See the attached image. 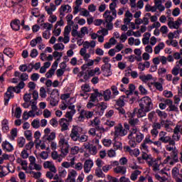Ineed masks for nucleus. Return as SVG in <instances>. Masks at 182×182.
<instances>
[{
    "label": "nucleus",
    "instance_id": "nucleus-1",
    "mask_svg": "<svg viewBox=\"0 0 182 182\" xmlns=\"http://www.w3.org/2000/svg\"><path fill=\"white\" fill-rule=\"evenodd\" d=\"M130 118L128 119V123H124V127L126 130H129V134L127 139L129 140V147H136L137 143L143 141L144 139V134L140 132L137 126L140 124V120L134 117V113H129Z\"/></svg>",
    "mask_w": 182,
    "mask_h": 182
},
{
    "label": "nucleus",
    "instance_id": "nucleus-2",
    "mask_svg": "<svg viewBox=\"0 0 182 182\" xmlns=\"http://www.w3.org/2000/svg\"><path fill=\"white\" fill-rule=\"evenodd\" d=\"M139 109L137 112V117H144L146 113L153 110V101L149 96H145L138 101Z\"/></svg>",
    "mask_w": 182,
    "mask_h": 182
},
{
    "label": "nucleus",
    "instance_id": "nucleus-3",
    "mask_svg": "<svg viewBox=\"0 0 182 182\" xmlns=\"http://www.w3.org/2000/svg\"><path fill=\"white\" fill-rule=\"evenodd\" d=\"M166 151H170V156H168L165 160H164L163 164H167L170 162V160L173 159L175 163H178V150L176 148V145H170L168 144L166 146Z\"/></svg>",
    "mask_w": 182,
    "mask_h": 182
},
{
    "label": "nucleus",
    "instance_id": "nucleus-4",
    "mask_svg": "<svg viewBox=\"0 0 182 182\" xmlns=\"http://www.w3.org/2000/svg\"><path fill=\"white\" fill-rule=\"evenodd\" d=\"M21 90L18 86L16 87H9L7 89V91L4 93V106H8L9 105V100L14 99L15 97L14 93H21Z\"/></svg>",
    "mask_w": 182,
    "mask_h": 182
},
{
    "label": "nucleus",
    "instance_id": "nucleus-5",
    "mask_svg": "<svg viewBox=\"0 0 182 182\" xmlns=\"http://www.w3.org/2000/svg\"><path fill=\"white\" fill-rule=\"evenodd\" d=\"M159 141L164 143V144H170L172 146H176V140L171 138V136L167 135V132L161 131L159 132Z\"/></svg>",
    "mask_w": 182,
    "mask_h": 182
},
{
    "label": "nucleus",
    "instance_id": "nucleus-6",
    "mask_svg": "<svg viewBox=\"0 0 182 182\" xmlns=\"http://www.w3.org/2000/svg\"><path fill=\"white\" fill-rule=\"evenodd\" d=\"M79 114L80 115L77 117V122H85V119H87V120L92 119L95 114V112L92 111H87L86 109H81V111L79 112Z\"/></svg>",
    "mask_w": 182,
    "mask_h": 182
},
{
    "label": "nucleus",
    "instance_id": "nucleus-7",
    "mask_svg": "<svg viewBox=\"0 0 182 182\" xmlns=\"http://www.w3.org/2000/svg\"><path fill=\"white\" fill-rule=\"evenodd\" d=\"M182 136V121H179L176 124L175 128L173 129V134L172 135V138L176 140V141H178L180 139H181Z\"/></svg>",
    "mask_w": 182,
    "mask_h": 182
},
{
    "label": "nucleus",
    "instance_id": "nucleus-8",
    "mask_svg": "<svg viewBox=\"0 0 182 182\" xmlns=\"http://www.w3.org/2000/svg\"><path fill=\"white\" fill-rule=\"evenodd\" d=\"M161 158H152V160L149 161L148 166L152 167L153 171H160V166H161Z\"/></svg>",
    "mask_w": 182,
    "mask_h": 182
},
{
    "label": "nucleus",
    "instance_id": "nucleus-9",
    "mask_svg": "<svg viewBox=\"0 0 182 182\" xmlns=\"http://www.w3.org/2000/svg\"><path fill=\"white\" fill-rule=\"evenodd\" d=\"M48 100H50V106H58V104L59 103V90L58 89H54Z\"/></svg>",
    "mask_w": 182,
    "mask_h": 182
},
{
    "label": "nucleus",
    "instance_id": "nucleus-10",
    "mask_svg": "<svg viewBox=\"0 0 182 182\" xmlns=\"http://www.w3.org/2000/svg\"><path fill=\"white\" fill-rule=\"evenodd\" d=\"M127 130L126 128H123L122 124H119L114 127V136L115 137H124L127 135Z\"/></svg>",
    "mask_w": 182,
    "mask_h": 182
},
{
    "label": "nucleus",
    "instance_id": "nucleus-11",
    "mask_svg": "<svg viewBox=\"0 0 182 182\" xmlns=\"http://www.w3.org/2000/svg\"><path fill=\"white\" fill-rule=\"evenodd\" d=\"M79 130H80V127L78 126H73L71 129V133L70 134V137L73 141H77L79 140V137L80 136V133H79Z\"/></svg>",
    "mask_w": 182,
    "mask_h": 182
},
{
    "label": "nucleus",
    "instance_id": "nucleus-12",
    "mask_svg": "<svg viewBox=\"0 0 182 182\" xmlns=\"http://www.w3.org/2000/svg\"><path fill=\"white\" fill-rule=\"evenodd\" d=\"M107 109V104L106 102H100L96 105L95 113L99 116H103L105 110Z\"/></svg>",
    "mask_w": 182,
    "mask_h": 182
},
{
    "label": "nucleus",
    "instance_id": "nucleus-13",
    "mask_svg": "<svg viewBox=\"0 0 182 182\" xmlns=\"http://www.w3.org/2000/svg\"><path fill=\"white\" fill-rule=\"evenodd\" d=\"M93 161L92 159H87L84 162L83 168L85 174H89L92 171V167L94 166Z\"/></svg>",
    "mask_w": 182,
    "mask_h": 182
},
{
    "label": "nucleus",
    "instance_id": "nucleus-14",
    "mask_svg": "<svg viewBox=\"0 0 182 182\" xmlns=\"http://www.w3.org/2000/svg\"><path fill=\"white\" fill-rule=\"evenodd\" d=\"M60 16L63 18L66 14H70L72 12V7L69 5H62L59 9Z\"/></svg>",
    "mask_w": 182,
    "mask_h": 182
},
{
    "label": "nucleus",
    "instance_id": "nucleus-15",
    "mask_svg": "<svg viewBox=\"0 0 182 182\" xmlns=\"http://www.w3.org/2000/svg\"><path fill=\"white\" fill-rule=\"evenodd\" d=\"M59 124L61 127V132H66V130H69L70 122L66 118H61L59 120Z\"/></svg>",
    "mask_w": 182,
    "mask_h": 182
},
{
    "label": "nucleus",
    "instance_id": "nucleus-16",
    "mask_svg": "<svg viewBox=\"0 0 182 182\" xmlns=\"http://www.w3.org/2000/svg\"><path fill=\"white\" fill-rule=\"evenodd\" d=\"M112 65H102L101 66V70L104 73V76L109 77V76H112Z\"/></svg>",
    "mask_w": 182,
    "mask_h": 182
},
{
    "label": "nucleus",
    "instance_id": "nucleus-17",
    "mask_svg": "<svg viewBox=\"0 0 182 182\" xmlns=\"http://www.w3.org/2000/svg\"><path fill=\"white\" fill-rule=\"evenodd\" d=\"M115 107L118 106V107H124L126 105V102H127V97L126 95H122L119 98L115 100Z\"/></svg>",
    "mask_w": 182,
    "mask_h": 182
},
{
    "label": "nucleus",
    "instance_id": "nucleus-18",
    "mask_svg": "<svg viewBox=\"0 0 182 182\" xmlns=\"http://www.w3.org/2000/svg\"><path fill=\"white\" fill-rule=\"evenodd\" d=\"M91 126H92V127H95L97 132L100 130L105 132V128L100 127V119H99L97 117H95L93 120L91 121Z\"/></svg>",
    "mask_w": 182,
    "mask_h": 182
},
{
    "label": "nucleus",
    "instance_id": "nucleus-19",
    "mask_svg": "<svg viewBox=\"0 0 182 182\" xmlns=\"http://www.w3.org/2000/svg\"><path fill=\"white\" fill-rule=\"evenodd\" d=\"M11 28L16 32L21 29V21L19 19L13 20L10 23Z\"/></svg>",
    "mask_w": 182,
    "mask_h": 182
},
{
    "label": "nucleus",
    "instance_id": "nucleus-20",
    "mask_svg": "<svg viewBox=\"0 0 182 182\" xmlns=\"http://www.w3.org/2000/svg\"><path fill=\"white\" fill-rule=\"evenodd\" d=\"M1 147L3 150L8 151L9 153L14 151V146H12V144H11V143H9L8 141H3Z\"/></svg>",
    "mask_w": 182,
    "mask_h": 182
},
{
    "label": "nucleus",
    "instance_id": "nucleus-21",
    "mask_svg": "<svg viewBox=\"0 0 182 182\" xmlns=\"http://www.w3.org/2000/svg\"><path fill=\"white\" fill-rule=\"evenodd\" d=\"M43 167L44 168H49L50 171L54 173V174L56 173V167H55V165L53 163H52V161H45L43 163Z\"/></svg>",
    "mask_w": 182,
    "mask_h": 182
},
{
    "label": "nucleus",
    "instance_id": "nucleus-22",
    "mask_svg": "<svg viewBox=\"0 0 182 182\" xmlns=\"http://www.w3.org/2000/svg\"><path fill=\"white\" fill-rule=\"evenodd\" d=\"M157 9L159 11V12H163L164 9H166V7H164V5L159 4L158 1L154 2V6H151V12H156Z\"/></svg>",
    "mask_w": 182,
    "mask_h": 182
},
{
    "label": "nucleus",
    "instance_id": "nucleus-23",
    "mask_svg": "<svg viewBox=\"0 0 182 182\" xmlns=\"http://www.w3.org/2000/svg\"><path fill=\"white\" fill-rule=\"evenodd\" d=\"M77 176V172L73 169L68 173L67 181L69 182H76Z\"/></svg>",
    "mask_w": 182,
    "mask_h": 182
},
{
    "label": "nucleus",
    "instance_id": "nucleus-24",
    "mask_svg": "<svg viewBox=\"0 0 182 182\" xmlns=\"http://www.w3.org/2000/svg\"><path fill=\"white\" fill-rule=\"evenodd\" d=\"M127 171V168L126 166H117L116 168H114V172L116 173V174H126Z\"/></svg>",
    "mask_w": 182,
    "mask_h": 182
},
{
    "label": "nucleus",
    "instance_id": "nucleus-25",
    "mask_svg": "<svg viewBox=\"0 0 182 182\" xmlns=\"http://www.w3.org/2000/svg\"><path fill=\"white\" fill-rule=\"evenodd\" d=\"M9 122L8 121V119H4L2 120L1 122V130L2 132H4V133H8L9 132Z\"/></svg>",
    "mask_w": 182,
    "mask_h": 182
},
{
    "label": "nucleus",
    "instance_id": "nucleus-26",
    "mask_svg": "<svg viewBox=\"0 0 182 182\" xmlns=\"http://www.w3.org/2000/svg\"><path fill=\"white\" fill-rule=\"evenodd\" d=\"M117 6V4L112 2L109 4V9L112 12V16L114 18H117V11H116V7Z\"/></svg>",
    "mask_w": 182,
    "mask_h": 182
},
{
    "label": "nucleus",
    "instance_id": "nucleus-27",
    "mask_svg": "<svg viewBox=\"0 0 182 182\" xmlns=\"http://www.w3.org/2000/svg\"><path fill=\"white\" fill-rule=\"evenodd\" d=\"M103 97L105 102H109L112 99V91L110 89H107L105 91H103Z\"/></svg>",
    "mask_w": 182,
    "mask_h": 182
},
{
    "label": "nucleus",
    "instance_id": "nucleus-28",
    "mask_svg": "<svg viewBox=\"0 0 182 182\" xmlns=\"http://www.w3.org/2000/svg\"><path fill=\"white\" fill-rule=\"evenodd\" d=\"M4 55H6V56H9V58H14V55H15V51H14V49L8 48L4 50Z\"/></svg>",
    "mask_w": 182,
    "mask_h": 182
},
{
    "label": "nucleus",
    "instance_id": "nucleus-29",
    "mask_svg": "<svg viewBox=\"0 0 182 182\" xmlns=\"http://www.w3.org/2000/svg\"><path fill=\"white\" fill-rule=\"evenodd\" d=\"M56 138V133L51 132L49 135H44L43 139L44 140H48V141H52L55 140Z\"/></svg>",
    "mask_w": 182,
    "mask_h": 182
},
{
    "label": "nucleus",
    "instance_id": "nucleus-30",
    "mask_svg": "<svg viewBox=\"0 0 182 182\" xmlns=\"http://www.w3.org/2000/svg\"><path fill=\"white\" fill-rule=\"evenodd\" d=\"M10 134L11 136H9V139L11 141H14V140H15V138L18 137V129H12Z\"/></svg>",
    "mask_w": 182,
    "mask_h": 182
},
{
    "label": "nucleus",
    "instance_id": "nucleus-31",
    "mask_svg": "<svg viewBox=\"0 0 182 182\" xmlns=\"http://www.w3.org/2000/svg\"><path fill=\"white\" fill-rule=\"evenodd\" d=\"M141 174V171L139 170H135L130 176V178L132 181H136L137 180V176Z\"/></svg>",
    "mask_w": 182,
    "mask_h": 182
},
{
    "label": "nucleus",
    "instance_id": "nucleus-32",
    "mask_svg": "<svg viewBox=\"0 0 182 182\" xmlns=\"http://www.w3.org/2000/svg\"><path fill=\"white\" fill-rule=\"evenodd\" d=\"M164 43H160L159 45L155 46L154 48V53L155 55H159L160 53V50L164 49Z\"/></svg>",
    "mask_w": 182,
    "mask_h": 182
},
{
    "label": "nucleus",
    "instance_id": "nucleus-33",
    "mask_svg": "<svg viewBox=\"0 0 182 182\" xmlns=\"http://www.w3.org/2000/svg\"><path fill=\"white\" fill-rule=\"evenodd\" d=\"M60 151H61V156L63 157H66L68 156V154L69 153V146H62L60 147Z\"/></svg>",
    "mask_w": 182,
    "mask_h": 182
},
{
    "label": "nucleus",
    "instance_id": "nucleus-34",
    "mask_svg": "<svg viewBox=\"0 0 182 182\" xmlns=\"http://www.w3.org/2000/svg\"><path fill=\"white\" fill-rule=\"evenodd\" d=\"M95 176L97 177H99V178H103L105 177V173H103V171L102 168H97L95 169Z\"/></svg>",
    "mask_w": 182,
    "mask_h": 182
},
{
    "label": "nucleus",
    "instance_id": "nucleus-35",
    "mask_svg": "<svg viewBox=\"0 0 182 182\" xmlns=\"http://www.w3.org/2000/svg\"><path fill=\"white\" fill-rule=\"evenodd\" d=\"M155 178L160 182H173V181H168V179H167V178H166V176H161L159 175V173L155 174Z\"/></svg>",
    "mask_w": 182,
    "mask_h": 182
},
{
    "label": "nucleus",
    "instance_id": "nucleus-36",
    "mask_svg": "<svg viewBox=\"0 0 182 182\" xmlns=\"http://www.w3.org/2000/svg\"><path fill=\"white\" fill-rule=\"evenodd\" d=\"M26 142V140L23 136L18 137L17 139V144L20 148L23 147V146H25Z\"/></svg>",
    "mask_w": 182,
    "mask_h": 182
},
{
    "label": "nucleus",
    "instance_id": "nucleus-37",
    "mask_svg": "<svg viewBox=\"0 0 182 182\" xmlns=\"http://www.w3.org/2000/svg\"><path fill=\"white\" fill-rule=\"evenodd\" d=\"M142 159L143 160H146V161L147 162V164H149V161H151V160H152V157H151V155H149V154H147V153H146V152H143V154H142Z\"/></svg>",
    "mask_w": 182,
    "mask_h": 182
},
{
    "label": "nucleus",
    "instance_id": "nucleus-38",
    "mask_svg": "<svg viewBox=\"0 0 182 182\" xmlns=\"http://www.w3.org/2000/svg\"><path fill=\"white\" fill-rule=\"evenodd\" d=\"M180 176V169H178V168L177 167H173L172 168V176L173 177V178H176L177 177H179Z\"/></svg>",
    "mask_w": 182,
    "mask_h": 182
},
{
    "label": "nucleus",
    "instance_id": "nucleus-39",
    "mask_svg": "<svg viewBox=\"0 0 182 182\" xmlns=\"http://www.w3.org/2000/svg\"><path fill=\"white\" fill-rule=\"evenodd\" d=\"M75 113L74 112H71L70 111V112H67L65 113V118L67 119V121L68 122H72V120H73V116H75Z\"/></svg>",
    "mask_w": 182,
    "mask_h": 182
},
{
    "label": "nucleus",
    "instance_id": "nucleus-40",
    "mask_svg": "<svg viewBox=\"0 0 182 182\" xmlns=\"http://www.w3.org/2000/svg\"><path fill=\"white\" fill-rule=\"evenodd\" d=\"M87 51H80V56H82L85 62H87L89 60V58H90V53H86Z\"/></svg>",
    "mask_w": 182,
    "mask_h": 182
},
{
    "label": "nucleus",
    "instance_id": "nucleus-41",
    "mask_svg": "<svg viewBox=\"0 0 182 182\" xmlns=\"http://www.w3.org/2000/svg\"><path fill=\"white\" fill-rule=\"evenodd\" d=\"M154 87H156L159 92H163V85L159 82H154L153 83Z\"/></svg>",
    "mask_w": 182,
    "mask_h": 182
},
{
    "label": "nucleus",
    "instance_id": "nucleus-42",
    "mask_svg": "<svg viewBox=\"0 0 182 182\" xmlns=\"http://www.w3.org/2000/svg\"><path fill=\"white\" fill-rule=\"evenodd\" d=\"M24 136L28 141H32V131L26 130L24 132Z\"/></svg>",
    "mask_w": 182,
    "mask_h": 182
},
{
    "label": "nucleus",
    "instance_id": "nucleus-43",
    "mask_svg": "<svg viewBox=\"0 0 182 182\" xmlns=\"http://www.w3.org/2000/svg\"><path fill=\"white\" fill-rule=\"evenodd\" d=\"M54 50H63L65 49V45L63 43H56L53 46Z\"/></svg>",
    "mask_w": 182,
    "mask_h": 182
},
{
    "label": "nucleus",
    "instance_id": "nucleus-44",
    "mask_svg": "<svg viewBox=\"0 0 182 182\" xmlns=\"http://www.w3.org/2000/svg\"><path fill=\"white\" fill-rule=\"evenodd\" d=\"M83 48L80 49V51L82 52H87V49L90 48V42L89 41H85L82 44Z\"/></svg>",
    "mask_w": 182,
    "mask_h": 182
},
{
    "label": "nucleus",
    "instance_id": "nucleus-45",
    "mask_svg": "<svg viewBox=\"0 0 182 182\" xmlns=\"http://www.w3.org/2000/svg\"><path fill=\"white\" fill-rule=\"evenodd\" d=\"M58 174L60 177L65 178V177H66V175L68 174V171H66V169L61 168L58 170Z\"/></svg>",
    "mask_w": 182,
    "mask_h": 182
},
{
    "label": "nucleus",
    "instance_id": "nucleus-46",
    "mask_svg": "<svg viewBox=\"0 0 182 182\" xmlns=\"http://www.w3.org/2000/svg\"><path fill=\"white\" fill-rule=\"evenodd\" d=\"M59 146H60V148L66 147V146H69V144H68V142H66V139H65V138L63 137L60 139Z\"/></svg>",
    "mask_w": 182,
    "mask_h": 182
},
{
    "label": "nucleus",
    "instance_id": "nucleus-47",
    "mask_svg": "<svg viewBox=\"0 0 182 182\" xmlns=\"http://www.w3.org/2000/svg\"><path fill=\"white\" fill-rule=\"evenodd\" d=\"M41 25L43 26V29H47L46 31H51L52 28H53V25L50 23H44Z\"/></svg>",
    "mask_w": 182,
    "mask_h": 182
},
{
    "label": "nucleus",
    "instance_id": "nucleus-48",
    "mask_svg": "<svg viewBox=\"0 0 182 182\" xmlns=\"http://www.w3.org/2000/svg\"><path fill=\"white\" fill-rule=\"evenodd\" d=\"M30 174H33V178H36V180H38V178H41V177H42V173L41 172H35L31 171Z\"/></svg>",
    "mask_w": 182,
    "mask_h": 182
},
{
    "label": "nucleus",
    "instance_id": "nucleus-49",
    "mask_svg": "<svg viewBox=\"0 0 182 182\" xmlns=\"http://www.w3.org/2000/svg\"><path fill=\"white\" fill-rule=\"evenodd\" d=\"M166 110L167 112H177L178 108L176 105H173V103H171Z\"/></svg>",
    "mask_w": 182,
    "mask_h": 182
},
{
    "label": "nucleus",
    "instance_id": "nucleus-50",
    "mask_svg": "<svg viewBox=\"0 0 182 182\" xmlns=\"http://www.w3.org/2000/svg\"><path fill=\"white\" fill-rule=\"evenodd\" d=\"M130 156H134L135 157H137L140 154V150L139 149H132L129 152Z\"/></svg>",
    "mask_w": 182,
    "mask_h": 182
},
{
    "label": "nucleus",
    "instance_id": "nucleus-51",
    "mask_svg": "<svg viewBox=\"0 0 182 182\" xmlns=\"http://www.w3.org/2000/svg\"><path fill=\"white\" fill-rule=\"evenodd\" d=\"M54 75H55V70H53V68H50L46 73V77H47V79H50V77H52V76H53Z\"/></svg>",
    "mask_w": 182,
    "mask_h": 182
},
{
    "label": "nucleus",
    "instance_id": "nucleus-52",
    "mask_svg": "<svg viewBox=\"0 0 182 182\" xmlns=\"http://www.w3.org/2000/svg\"><path fill=\"white\" fill-rule=\"evenodd\" d=\"M22 114V109L21 107H18L16 108L15 117L16 119H21V115Z\"/></svg>",
    "mask_w": 182,
    "mask_h": 182
},
{
    "label": "nucleus",
    "instance_id": "nucleus-53",
    "mask_svg": "<svg viewBox=\"0 0 182 182\" xmlns=\"http://www.w3.org/2000/svg\"><path fill=\"white\" fill-rule=\"evenodd\" d=\"M181 23H182V21L180 18H178L177 21H173V29H178Z\"/></svg>",
    "mask_w": 182,
    "mask_h": 182
},
{
    "label": "nucleus",
    "instance_id": "nucleus-54",
    "mask_svg": "<svg viewBox=\"0 0 182 182\" xmlns=\"http://www.w3.org/2000/svg\"><path fill=\"white\" fill-rule=\"evenodd\" d=\"M40 96L42 99H45L46 97V90L43 87L40 88Z\"/></svg>",
    "mask_w": 182,
    "mask_h": 182
},
{
    "label": "nucleus",
    "instance_id": "nucleus-55",
    "mask_svg": "<svg viewBox=\"0 0 182 182\" xmlns=\"http://www.w3.org/2000/svg\"><path fill=\"white\" fill-rule=\"evenodd\" d=\"M81 89L82 92H85V93H89V92H90V86L87 84L82 85Z\"/></svg>",
    "mask_w": 182,
    "mask_h": 182
},
{
    "label": "nucleus",
    "instance_id": "nucleus-56",
    "mask_svg": "<svg viewBox=\"0 0 182 182\" xmlns=\"http://www.w3.org/2000/svg\"><path fill=\"white\" fill-rule=\"evenodd\" d=\"M31 126L32 127H33V129H39L40 127V122L39 120L37 119H34L32 122H31Z\"/></svg>",
    "mask_w": 182,
    "mask_h": 182
},
{
    "label": "nucleus",
    "instance_id": "nucleus-57",
    "mask_svg": "<svg viewBox=\"0 0 182 182\" xmlns=\"http://www.w3.org/2000/svg\"><path fill=\"white\" fill-rule=\"evenodd\" d=\"M90 154H92L95 156V154H97V147L96 146L91 145V147L90 148Z\"/></svg>",
    "mask_w": 182,
    "mask_h": 182
},
{
    "label": "nucleus",
    "instance_id": "nucleus-58",
    "mask_svg": "<svg viewBox=\"0 0 182 182\" xmlns=\"http://www.w3.org/2000/svg\"><path fill=\"white\" fill-rule=\"evenodd\" d=\"M20 79H21V82H25V81L28 80V79H29V75L26 73H23L20 75Z\"/></svg>",
    "mask_w": 182,
    "mask_h": 182
},
{
    "label": "nucleus",
    "instance_id": "nucleus-59",
    "mask_svg": "<svg viewBox=\"0 0 182 182\" xmlns=\"http://www.w3.org/2000/svg\"><path fill=\"white\" fill-rule=\"evenodd\" d=\"M161 102L164 103L165 105L169 107L171 103H173V100L170 99L162 98Z\"/></svg>",
    "mask_w": 182,
    "mask_h": 182
},
{
    "label": "nucleus",
    "instance_id": "nucleus-60",
    "mask_svg": "<svg viewBox=\"0 0 182 182\" xmlns=\"http://www.w3.org/2000/svg\"><path fill=\"white\" fill-rule=\"evenodd\" d=\"M43 116H44L45 119H48L52 116V112H50V111H49V109H46L43 111Z\"/></svg>",
    "mask_w": 182,
    "mask_h": 182
},
{
    "label": "nucleus",
    "instance_id": "nucleus-61",
    "mask_svg": "<svg viewBox=\"0 0 182 182\" xmlns=\"http://www.w3.org/2000/svg\"><path fill=\"white\" fill-rule=\"evenodd\" d=\"M111 90L114 96H117V95H119V90H117V87H116V85H112L111 87Z\"/></svg>",
    "mask_w": 182,
    "mask_h": 182
},
{
    "label": "nucleus",
    "instance_id": "nucleus-62",
    "mask_svg": "<svg viewBox=\"0 0 182 182\" xmlns=\"http://www.w3.org/2000/svg\"><path fill=\"white\" fill-rule=\"evenodd\" d=\"M50 124L53 126V127H58V119L56 118H53L50 120Z\"/></svg>",
    "mask_w": 182,
    "mask_h": 182
},
{
    "label": "nucleus",
    "instance_id": "nucleus-63",
    "mask_svg": "<svg viewBox=\"0 0 182 182\" xmlns=\"http://www.w3.org/2000/svg\"><path fill=\"white\" fill-rule=\"evenodd\" d=\"M79 153V148L77 146H73L71 148L70 154L73 155L77 154Z\"/></svg>",
    "mask_w": 182,
    "mask_h": 182
},
{
    "label": "nucleus",
    "instance_id": "nucleus-64",
    "mask_svg": "<svg viewBox=\"0 0 182 182\" xmlns=\"http://www.w3.org/2000/svg\"><path fill=\"white\" fill-rule=\"evenodd\" d=\"M38 50H36L35 48L33 49L30 53L31 58H36V56H38Z\"/></svg>",
    "mask_w": 182,
    "mask_h": 182
}]
</instances>
